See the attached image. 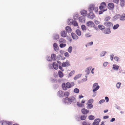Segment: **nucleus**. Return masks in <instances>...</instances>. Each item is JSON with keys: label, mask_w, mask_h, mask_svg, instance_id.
<instances>
[{"label": "nucleus", "mask_w": 125, "mask_h": 125, "mask_svg": "<svg viewBox=\"0 0 125 125\" xmlns=\"http://www.w3.org/2000/svg\"><path fill=\"white\" fill-rule=\"evenodd\" d=\"M63 102L67 104H70L72 102L76 101V99L74 97H67L63 99Z\"/></svg>", "instance_id": "1"}, {"label": "nucleus", "mask_w": 125, "mask_h": 125, "mask_svg": "<svg viewBox=\"0 0 125 125\" xmlns=\"http://www.w3.org/2000/svg\"><path fill=\"white\" fill-rule=\"evenodd\" d=\"M106 7V5L105 2H102L100 6L99 7V8L101 10H103V12L106 10L107 9H105Z\"/></svg>", "instance_id": "2"}, {"label": "nucleus", "mask_w": 125, "mask_h": 125, "mask_svg": "<svg viewBox=\"0 0 125 125\" xmlns=\"http://www.w3.org/2000/svg\"><path fill=\"white\" fill-rule=\"evenodd\" d=\"M104 24L106 27L109 28L112 27L113 26V24L111 22L108 21H105Z\"/></svg>", "instance_id": "3"}, {"label": "nucleus", "mask_w": 125, "mask_h": 125, "mask_svg": "<svg viewBox=\"0 0 125 125\" xmlns=\"http://www.w3.org/2000/svg\"><path fill=\"white\" fill-rule=\"evenodd\" d=\"M99 86L98 85L97 83H95L93 85V92H95L99 88Z\"/></svg>", "instance_id": "4"}, {"label": "nucleus", "mask_w": 125, "mask_h": 125, "mask_svg": "<svg viewBox=\"0 0 125 125\" xmlns=\"http://www.w3.org/2000/svg\"><path fill=\"white\" fill-rule=\"evenodd\" d=\"M86 25L87 27H94V24L93 22L90 21L86 22Z\"/></svg>", "instance_id": "5"}, {"label": "nucleus", "mask_w": 125, "mask_h": 125, "mask_svg": "<svg viewBox=\"0 0 125 125\" xmlns=\"http://www.w3.org/2000/svg\"><path fill=\"white\" fill-rule=\"evenodd\" d=\"M74 85V83L73 82L70 83L67 82L66 84V88H70L73 86Z\"/></svg>", "instance_id": "6"}, {"label": "nucleus", "mask_w": 125, "mask_h": 125, "mask_svg": "<svg viewBox=\"0 0 125 125\" xmlns=\"http://www.w3.org/2000/svg\"><path fill=\"white\" fill-rule=\"evenodd\" d=\"M70 64L69 62L68 61L66 62H63L62 64V66L63 67H67L70 65Z\"/></svg>", "instance_id": "7"}, {"label": "nucleus", "mask_w": 125, "mask_h": 125, "mask_svg": "<svg viewBox=\"0 0 125 125\" xmlns=\"http://www.w3.org/2000/svg\"><path fill=\"white\" fill-rule=\"evenodd\" d=\"M95 17V15L94 13L92 12H90L88 14V17L92 19Z\"/></svg>", "instance_id": "8"}, {"label": "nucleus", "mask_w": 125, "mask_h": 125, "mask_svg": "<svg viewBox=\"0 0 125 125\" xmlns=\"http://www.w3.org/2000/svg\"><path fill=\"white\" fill-rule=\"evenodd\" d=\"M94 4H91L89 6V10L90 12H91L94 10Z\"/></svg>", "instance_id": "9"}, {"label": "nucleus", "mask_w": 125, "mask_h": 125, "mask_svg": "<svg viewBox=\"0 0 125 125\" xmlns=\"http://www.w3.org/2000/svg\"><path fill=\"white\" fill-rule=\"evenodd\" d=\"M100 120L99 119H95L93 124V125H98L99 123L100 122Z\"/></svg>", "instance_id": "10"}, {"label": "nucleus", "mask_w": 125, "mask_h": 125, "mask_svg": "<svg viewBox=\"0 0 125 125\" xmlns=\"http://www.w3.org/2000/svg\"><path fill=\"white\" fill-rule=\"evenodd\" d=\"M108 8L110 10H113L114 7V4L112 3H109L108 4Z\"/></svg>", "instance_id": "11"}, {"label": "nucleus", "mask_w": 125, "mask_h": 125, "mask_svg": "<svg viewBox=\"0 0 125 125\" xmlns=\"http://www.w3.org/2000/svg\"><path fill=\"white\" fill-rule=\"evenodd\" d=\"M82 113L84 114H86L89 112V111L83 108L81 110Z\"/></svg>", "instance_id": "12"}, {"label": "nucleus", "mask_w": 125, "mask_h": 125, "mask_svg": "<svg viewBox=\"0 0 125 125\" xmlns=\"http://www.w3.org/2000/svg\"><path fill=\"white\" fill-rule=\"evenodd\" d=\"M72 37L74 39H77L78 38V37L74 33H72L71 34Z\"/></svg>", "instance_id": "13"}, {"label": "nucleus", "mask_w": 125, "mask_h": 125, "mask_svg": "<svg viewBox=\"0 0 125 125\" xmlns=\"http://www.w3.org/2000/svg\"><path fill=\"white\" fill-rule=\"evenodd\" d=\"M54 48L55 51H58V50L59 47L56 43H54L53 44Z\"/></svg>", "instance_id": "14"}, {"label": "nucleus", "mask_w": 125, "mask_h": 125, "mask_svg": "<svg viewBox=\"0 0 125 125\" xmlns=\"http://www.w3.org/2000/svg\"><path fill=\"white\" fill-rule=\"evenodd\" d=\"M66 32L65 31H62L61 33V36L63 37H66Z\"/></svg>", "instance_id": "15"}, {"label": "nucleus", "mask_w": 125, "mask_h": 125, "mask_svg": "<svg viewBox=\"0 0 125 125\" xmlns=\"http://www.w3.org/2000/svg\"><path fill=\"white\" fill-rule=\"evenodd\" d=\"M0 123L2 125H9V123L8 122L4 120L1 121Z\"/></svg>", "instance_id": "16"}, {"label": "nucleus", "mask_w": 125, "mask_h": 125, "mask_svg": "<svg viewBox=\"0 0 125 125\" xmlns=\"http://www.w3.org/2000/svg\"><path fill=\"white\" fill-rule=\"evenodd\" d=\"M111 32L109 28H106L104 30V33L106 34L110 33Z\"/></svg>", "instance_id": "17"}, {"label": "nucleus", "mask_w": 125, "mask_h": 125, "mask_svg": "<svg viewBox=\"0 0 125 125\" xmlns=\"http://www.w3.org/2000/svg\"><path fill=\"white\" fill-rule=\"evenodd\" d=\"M53 66L55 70H57L58 68V65L57 63L55 62L53 63Z\"/></svg>", "instance_id": "18"}, {"label": "nucleus", "mask_w": 125, "mask_h": 125, "mask_svg": "<svg viewBox=\"0 0 125 125\" xmlns=\"http://www.w3.org/2000/svg\"><path fill=\"white\" fill-rule=\"evenodd\" d=\"M79 21L82 22H84L85 21V19L84 17L81 16L79 18Z\"/></svg>", "instance_id": "19"}, {"label": "nucleus", "mask_w": 125, "mask_h": 125, "mask_svg": "<svg viewBox=\"0 0 125 125\" xmlns=\"http://www.w3.org/2000/svg\"><path fill=\"white\" fill-rule=\"evenodd\" d=\"M64 93L62 91H60L58 92V95L60 97H61L63 96V95Z\"/></svg>", "instance_id": "20"}, {"label": "nucleus", "mask_w": 125, "mask_h": 125, "mask_svg": "<svg viewBox=\"0 0 125 125\" xmlns=\"http://www.w3.org/2000/svg\"><path fill=\"white\" fill-rule=\"evenodd\" d=\"M66 30L68 32H71L72 31L71 28L69 26H67L66 27Z\"/></svg>", "instance_id": "21"}, {"label": "nucleus", "mask_w": 125, "mask_h": 125, "mask_svg": "<svg viewBox=\"0 0 125 125\" xmlns=\"http://www.w3.org/2000/svg\"><path fill=\"white\" fill-rule=\"evenodd\" d=\"M81 13L82 15L85 16H86L87 14V11L85 10H83L81 11Z\"/></svg>", "instance_id": "22"}, {"label": "nucleus", "mask_w": 125, "mask_h": 125, "mask_svg": "<svg viewBox=\"0 0 125 125\" xmlns=\"http://www.w3.org/2000/svg\"><path fill=\"white\" fill-rule=\"evenodd\" d=\"M120 20L122 21L125 20V14H123L121 15Z\"/></svg>", "instance_id": "23"}, {"label": "nucleus", "mask_w": 125, "mask_h": 125, "mask_svg": "<svg viewBox=\"0 0 125 125\" xmlns=\"http://www.w3.org/2000/svg\"><path fill=\"white\" fill-rule=\"evenodd\" d=\"M58 74L60 78H62L63 76V73L61 71H59L58 72Z\"/></svg>", "instance_id": "24"}, {"label": "nucleus", "mask_w": 125, "mask_h": 125, "mask_svg": "<svg viewBox=\"0 0 125 125\" xmlns=\"http://www.w3.org/2000/svg\"><path fill=\"white\" fill-rule=\"evenodd\" d=\"M98 28L100 30H102L105 29V27L104 26L101 25H99L98 26Z\"/></svg>", "instance_id": "25"}, {"label": "nucleus", "mask_w": 125, "mask_h": 125, "mask_svg": "<svg viewBox=\"0 0 125 125\" xmlns=\"http://www.w3.org/2000/svg\"><path fill=\"white\" fill-rule=\"evenodd\" d=\"M51 59L53 60H56V55L54 54H52L51 55Z\"/></svg>", "instance_id": "26"}, {"label": "nucleus", "mask_w": 125, "mask_h": 125, "mask_svg": "<svg viewBox=\"0 0 125 125\" xmlns=\"http://www.w3.org/2000/svg\"><path fill=\"white\" fill-rule=\"evenodd\" d=\"M76 33L79 36H80L81 35V31L79 30H76Z\"/></svg>", "instance_id": "27"}, {"label": "nucleus", "mask_w": 125, "mask_h": 125, "mask_svg": "<svg viewBox=\"0 0 125 125\" xmlns=\"http://www.w3.org/2000/svg\"><path fill=\"white\" fill-rule=\"evenodd\" d=\"M91 68L88 67L87 68L85 71V72L89 74L90 73Z\"/></svg>", "instance_id": "28"}, {"label": "nucleus", "mask_w": 125, "mask_h": 125, "mask_svg": "<svg viewBox=\"0 0 125 125\" xmlns=\"http://www.w3.org/2000/svg\"><path fill=\"white\" fill-rule=\"evenodd\" d=\"M77 104L78 106L80 107H83L84 105L83 104L79 102L77 103Z\"/></svg>", "instance_id": "29"}, {"label": "nucleus", "mask_w": 125, "mask_h": 125, "mask_svg": "<svg viewBox=\"0 0 125 125\" xmlns=\"http://www.w3.org/2000/svg\"><path fill=\"white\" fill-rule=\"evenodd\" d=\"M119 25L118 24H117L115 25H114V26L113 27V29L114 30L116 29L119 27Z\"/></svg>", "instance_id": "30"}, {"label": "nucleus", "mask_w": 125, "mask_h": 125, "mask_svg": "<svg viewBox=\"0 0 125 125\" xmlns=\"http://www.w3.org/2000/svg\"><path fill=\"white\" fill-rule=\"evenodd\" d=\"M66 84L65 83H63L62 85V87L64 90H67V88L65 87Z\"/></svg>", "instance_id": "31"}, {"label": "nucleus", "mask_w": 125, "mask_h": 125, "mask_svg": "<svg viewBox=\"0 0 125 125\" xmlns=\"http://www.w3.org/2000/svg\"><path fill=\"white\" fill-rule=\"evenodd\" d=\"M73 24L74 26H78L77 22L75 21H73Z\"/></svg>", "instance_id": "32"}, {"label": "nucleus", "mask_w": 125, "mask_h": 125, "mask_svg": "<svg viewBox=\"0 0 125 125\" xmlns=\"http://www.w3.org/2000/svg\"><path fill=\"white\" fill-rule=\"evenodd\" d=\"M81 27L82 30L84 31H86V28L84 25H82Z\"/></svg>", "instance_id": "33"}, {"label": "nucleus", "mask_w": 125, "mask_h": 125, "mask_svg": "<svg viewBox=\"0 0 125 125\" xmlns=\"http://www.w3.org/2000/svg\"><path fill=\"white\" fill-rule=\"evenodd\" d=\"M54 39L56 40H58L59 39V36L58 34H55L54 36Z\"/></svg>", "instance_id": "34"}, {"label": "nucleus", "mask_w": 125, "mask_h": 125, "mask_svg": "<svg viewBox=\"0 0 125 125\" xmlns=\"http://www.w3.org/2000/svg\"><path fill=\"white\" fill-rule=\"evenodd\" d=\"M106 53V52L105 51L102 52L100 54V56L101 57L104 56Z\"/></svg>", "instance_id": "35"}, {"label": "nucleus", "mask_w": 125, "mask_h": 125, "mask_svg": "<svg viewBox=\"0 0 125 125\" xmlns=\"http://www.w3.org/2000/svg\"><path fill=\"white\" fill-rule=\"evenodd\" d=\"M121 17V15L119 14H118L115 15L114 18L115 19H117L119 18L120 20V17Z\"/></svg>", "instance_id": "36"}, {"label": "nucleus", "mask_w": 125, "mask_h": 125, "mask_svg": "<svg viewBox=\"0 0 125 125\" xmlns=\"http://www.w3.org/2000/svg\"><path fill=\"white\" fill-rule=\"evenodd\" d=\"M93 42H88L86 44V47H87L89 46H91L93 44Z\"/></svg>", "instance_id": "37"}, {"label": "nucleus", "mask_w": 125, "mask_h": 125, "mask_svg": "<svg viewBox=\"0 0 125 125\" xmlns=\"http://www.w3.org/2000/svg\"><path fill=\"white\" fill-rule=\"evenodd\" d=\"M88 118L90 120H93L94 118L95 117L94 116L92 115H90L89 116Z\"/></svg>", "instance_id": "38"}, {"label": "nucleus", "mask_w": 125, "mask_h": 125, "mask_svg": "<svg viewBox=\"0 0 125 125\" xmlns=\"http://www.w3.org/2000/svg\"><path fill=\"white\" fill-rule=\"evenodd\" d=\"M86 117V116H85V115H83L81 116L80 118L82 120H84L85 119Z\"/></svg>", "instance_id": "39"}, {"label": "nucleus", "mask_w": 125, "mask_h": 125, "mask_svg": "<svg viewBox=\"0 0 125 125\" xmlns=\"http://www.w3.org/2000/svg\"><path fill=\"white\" fill-rule=\"evenodd\" d=\"M93 105L92 104H88L87 108L88 109H90L93 108Z\"/></svg>", "instance_id": "40"}, {"label": "nucleus", "mask_w": 125, "mask_h": 125, "mask_svg": "<svg viewBox=\"0 0 125 125\" xmlns=\"http://www.w3.org/2000/svg\"><path fill=\"white\" fill-rule=\"evenodd\" d=\"M113 68L114 70H117L118 69L119 66H118L114 65H113Z\"/></svg>", "instance_id": "41"}, {"label": "nucleus", "mask_w": 125, "mask_h": 125, "mask_svg": "<svg viewBox=\"0 0 125 125\" xmlns=\"http://www.w3.org/2000/svg\"><path fill=\"white\" fill-rule=\"evenodd\" d=\"M74 92L75 93H78L79 92V89L77 88H75L73 90Z\"/></svg>", "instance_id": "42"}, {"label": "nucleus", "mask_w": 125, "mask_h": 125, "mask_svg": "<svg viewBox=\"0 0 125 125\" xmlns=\"http://www.w3.org/2000/svg\"><path fill=\"white\" fill-rule=\"evenodd\" d=\"M65 41V40L62 38L60 39L59 40V43H64Z\"/></svg>", "instance_id": "43"}, {"label": "nucleus", "mask_w": 125, "mask_h": 125, "mask_svg": "<svg viewBox=\"0 0 125 125\" xmlns=\"http://www.w3.org/2000/svg\"><path fill=\"white\" fill-rule=\"evenodd\" d=\"M83 125H90V123L85 121L83 122Z\"/></svg>", "instance_id": "44"}, {"label": "nucleus", "mask_w": 125, "mask_h": 125, "mask_svg": "<svg viewBox=\"0 0 125 125\" xmlns=\"http://www.w3.org/2000/svg\"><path fill=\"white\" fill-rule=\"evenodd\" d=\"M72 47L71 46H70L68 49V51L70 53H71L72 52Z\"/></svg>", "instance_id": "45"}, {"label": "nucleus", "mask_w": 125, "mask_h": 125, "mask_svg": "<svg viewBox=\"0 0 125 125\" xmlns=\"http://www.w3.org/2000/svg\"><path fill=\"white\" fill-rule=\"evenodd\" d=\"M75 73V72L74 70L73 71L71 72L69 74V75L70 76H72L74 73Z\"/></svg>", "instance_id": "46"}, {"label": "nucleus", "mask_w": 125, "mask_h": 125, "mask_svg": "<svg viewBox=\"0 0 125 125\" xmlns=\"http://www.w3.org/2000/svg\"><path fill=\"white\" fill-rule=\"evenodd\" d=\"M63 95H65L66 96L68 97L69 95V93L68 92H65L64 93Z\"/></svg>", "instance_id": "47"}, {"label": "nucleus", "mask_w": 125, "mask_h": 125, "mask_svg": "<svg viewBox=\"0 0 125 125\" xmlns=\"http://www.w3.org/2000/svg\"><path fill=\"white\" fill-rule=\"evenodd\" d=\"M121 83L120 82H118L116 84V86L117 88H119L120 86Z\"/></svg>", "instance_id": "48"}, {"label": "nucleus", "mask_w": 125, "mask_h": 125, "mask_svg": "<svg viewBox=\"0 0 125 125\" xmlns=\"http://www.w3.org/2000/svg\"><path fill=\"white\" fill-rule=\"evenodd\" d=\"M111 18L110 17L108 16L106 17L104 19V21H107L109 20Z\"/></svg>", "instance_id": "49"}, {"label": "nucleus", "mask_w": 125, "mask_h": 125, "mask_svg": "<svg viewBox=\"0 0 125 125\" xmlns=\"http://www.w3.org/2000/svg\"><path fill=\"white\" fill-rule=\"evenodd\" d=\"M120 5L122 6H123L124 5H125V1H120Z\"/></svg>", "instance_id": "50"}, {"label": "nucleus", "mask_w": 125, "mask_h": 125, "mask_svg": "<svg viewBox=\"0 0 125 125\" xmlns=\"http://www.w3.org/2000/svg\"><path fill=\"white\" fill-rule=\"evenodd\" d=\"M80 76L79 75H77L74 77V80H76L79 78L80 77Z\"/></svg>", "instance_id": "51"}, {"label": "nucleus", "mask_w": 125, "mask_h": 125, "mask_svg": "<svg viewBox=\"0 0 125 125\" xmlns=\"http://www.w3.org/2000/svg\"><path fill=\"white\" fill-rule=\"evenodd\" d=\"M65 46L66 44H65L62 43L60 44V47L61 48H63L65 47Z\"/></svg>", "instance_id": "52"}, {"label": "nucleus", "mask_w": 125, "mask_h": 125, "mask_svg": "<svg viewBox=\"0 0 125 125\" xmlns=\"http://www.w3.org/2000/svg\"><path fill=\"white\" fill-rule=\"evenodd\" d=\"M85 36L86 37H89L91 36V35L89 33H88L85 34Z\"/></svg>", "instance_id": "53"}, {"label": "nucleus", "mask_w": 125, "mask_h": 125, "mask_svg": "<svg viewBox=\"0 0 125 125\" xmlns=\"http://www.w3.org/2000/svg\"><path fill=\"white\" fill-rule=\"evenodd\" d=\"M93 100L92 99H89L88 101V103H93Z\"/></svg>", "instance_id": "54"}, {"label": "nucleus", "mask_w": 125, "mask_h": 125, "mask_svg": "<svg viewBox=\"0 0 125 125\" xmlns=\"http://www.w3.org/2000/svg\"><path fill=\"white\" fill-rule=\"evenodd\" d=\"M114 59L117 62H118L119 61V59L117 57L115 56L114 58Z\"/></svg>", "instance_id": "55"}, {"label": "nucleus", "mask_w": 125, "mask_h": 125, "mask_svg": "<svg viewBox=\"0 0 125 125\" xmlns=\"http://www.w3.org/2000/svg\"><path fill=\"white\" fill-rule=\"evenodd\" d=\"M105 102V100L104 99H102L101 100H100L99 102V103L100 104H101L104 102Z\"/></svg>", "instance_id": "56"}, {"label": "nucleus", "mask_w": 125, "mask_h": 125, "mask_svg": "<svg viewBox=\"0 0 125 125\" xmlns=\"http://www.w3.org/2000/svg\"><path fill=\"white\" fill-rule=\"evenodd\" d=\"M64 54L66 57H69V55L68 52H65Z\"/></svg>", "instance_id": "57"}, {"label": "nucleus", "mask_w": 125, "mask_h": 125, "mask_svg": "<svg viewBox=\"0 0 125 125\" xmlns=\"http://www.w3.org/2000/svg\"><path fill=\"white\" fill-rule=\"evenodd\" d=\"M114 55L113 54H112L110 56V59L112 61L113 60L114 58Z\"/></svg>", "instance_id": "58"}, {"label": "nucleus", "mask_w": 125, "mask_h": 125, "mask_svg": "<svg viewBox=\"0 0 125 125\" xmlns=\"http://www.w3.org/2000/svg\"><path fill=\"white\" fill-rule=\"evenodd\" d=\"M62 67V66H59V69L61 70L62 71H64V70L63 68Z\"/></svg>", "instance_id": "59"}, {"label": "nucleus", "mask_w": 125, "mask_h": 125, "mask_svg": "<svg viewBox=\"0 0 125 125\" xmlns=\"http://www.w3.org/2000/svg\"><path fill=\"white\" fill-rule=\"evenodd\" d=\"M105 99L106 100V102H108L109 101V98L107 97H105Z\"/></svg>", "instance_id": "60"}, {"label": "nucleus", "mask_w": 125, "mask_h": 125, "mask_svg": "<svg viewBox=\"0 0 125 125\" xmlns=\"http://www.w3.org/2000/svg\"><path fill=\"white\" fill-rule=\"evenodd\" d=\"M113 1L115 3H118L119 2V0H113Z\"/></svg>", "instance_id": "61"}, {"label": "nucleus", "mask_w": 125, "mask_h": 125, "mask_svg": "<svg viewBox=\"0 0 125 125\" xmlns=\"http://www.w3.org/2000/svg\"><path fill=\"white\" fill-rule=\"evenodd\" d=\"M108 64V62H104L103 64L104 66L105 67Z\"/></svg>", "instance_id": "62"}, {"label": "nucleus", "mask_w": 125, "mask_h": 125, "mask_svg": "<svg viewBox=\"0 0 125 125\" xmlns=\"http://www.w3.org/2000/svg\"><path fill=\"white\" fill-rule=\"evenodd\" d=\"M95 23L96 24H98L99 23V22L97 21L96 20L94 21Z\"/></svg>", "instance_id": "63"}, {"label": "nucleus", "mask_w": 125, "mask_h": 125, "mask_svg": "<svg viewBox=\"0 0 125 125\" xmlns=\"http://www.w3.org/2000/svg\"><path fill=\"white\" fill-rule=\"evenodd\" d=\"M109 117V116L107 115L105 116H104L103 118L104 119H106L108 118Z\"/></svg>", "instance_id": "64"}]
</instances>
